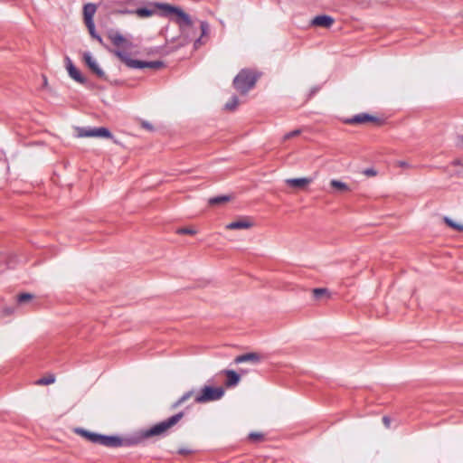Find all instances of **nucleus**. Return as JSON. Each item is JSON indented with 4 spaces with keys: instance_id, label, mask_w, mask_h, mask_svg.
I'll use <instances>...</instances> for the list:
<instances>
[{
    "instance_id": "nucleus-1",
    "label": "nucleus",
    "mask_w": 463,
    "mask_h": 463,
    "mask_svg": "<svg viewBox=\"0 0 463 463\" xmlns=\"http://www.w3.org/2000/svg\"><path fill=\"white\" fill-rule=\"evenodd\" d=\"M161 7L163 8L161 16L173 19L178 24L181 34L189 38V31L194 28V23L190 15L179 6L167 4V5H161Z\"/></svg>"
},
{
    "instance_id": "nucleus-2",
    "label": "nucleus",
    "mask_w": 463,
    "mask_h": 463,
    "mask_svg": "<svg viewBox=\"0 0 463 463\" xmlns=\"http://www.w3.org/2000/svg\"><path fill=\"white\" fill-rule=\"evenodd\" d=\"M260 76V73L255 72L252 70L242 69L234 77L232 81L233 87L241 95H246L248 91L255 86Z\"/></svg>"
},
{
    "instance_id": "nucleus-3",
    "label": "nucleus",
    "mask_w": 463,
    "mask_h": 463,
    "mask_svg": "<svg viewBox=\"0 0 463 463\" xmlns=\"http://www.w3.org/2000/svg\"><path fill=\"white\" fill-rule=\"evenodd\" d=\"M113 53L122 61L124 62L128 67L132 69H154L158 70L162 67H164V62L161 61H139V60H134L129 57V55L121 51V50H114Z\"/></svg>"
},
{
    "instance_id": "nucleus-4",
    "label": "nucleus",
    "mask_w": 463,
    "mask_h": 463,
    "mask_svg": "<svg viewBox=\"0 0 463 463\" xmlns=\"http://www.w3.org/2000/svg\"><path fill=\"white\" fill-rule=\"evenodd\" d=\"M225 390L223 387L203 386L194 397L195 403L203 404L209 402L218 401L223 397Z\"/></svg>"
},
{
    "instance_id": "nucleus-5",
    "label": "nucleus",
    "mask_w": 463,
    "mask_h": 463,
    "mask_svg": "<svg viewBox=\"0 0 463 463\" xmlns=\"http://www.w3.org/2000/svg\"><path fill=\"white\" fill-rule=\"evenodd\" d=\"M78 137H106L110 138L117 145H120V142L116 139L111 134L110 130L108 128L100 127V128H77Z\"/></svg>"
},
{
    "instance_id": "nucleus-6",
    "label": "nucleus",
    "mask_w": 463,
    "mask_h": 463,
    "mask_svg": "<svg viewBox=\"0 0 463 463\" xmlns=\"http://www.w3.org/2000/svg\"><path fill=\"white\" fill-rule=\"evenodd\" d=\"M107 35L113 45L118 47L117 50H120V48L127 50L133 48V43L118 31L111 29L108 32Z\"/></svg>"
},
{
    "instance_id": "nucleus-7",
    "label": "nucleus",
    "mask_w": 463,
    "mask_h": 463,
    "mask_svg": "<svg viewBox=\"0 0 463 463\" xmlns=\"http://www.w3.org/2000/svg\"><path fill=\"white\" fill-rule=\"evenodd\" d=\"M161 5H167V4L159 2L148 3V5L145 7L137 8L135 13L139 17H149L159 11V14L161 15V13H163V8Z\"/></svg>"
},
{
    "instance_id": "nucleus-8",
    "label": "nucleus",
    "mask_w": 463,
    "mask_h": 463,
    "mask_svg": "<svg viewBox=\"0 0 463 463\" xmlns=\"http://www.w3.org/2000/svg\"><path fill=\"white\" fill-rule=\"evenodd\" d=\"M65 65L70 77L75 81L80 84H86L88 82L87 78L81 75L80 71L76 68L73 61L68 56L65 57Z\"/></svg>"
},
{
    "instance_id": "nucleus-9",
    "label": "nucleus",
    "mask_w": 463,
    "mask_h": 463,
    "mask_svg": "<svg viewBox=\"0 0 463 463\" xmlns=\"http://www.w3.org/2000/svg\"><path fill=\"white\" fill-rule=\"evenodd\" d=\"M83 60L87 66L100 79H103L105 80H108L105 72L102 71V69L98 65L96 61L93 59L92 55L89 52H84L82 54Z\"/></svg>"
},
{
    "instance_id": "nucleus-10",
    "label": "nucleus",
    "mask_w": 463,
    "mask_h": 463,
    "mask_svg": "<svg viewBox=\"0 0 463 463\" xmlns=\"http://www.w3.org/2000/svg\"><path fill=\"white\" fill-rule=\"evenodd\" d=\"M99 444L108 448H119L122 447L121 437L118 435L100 434Z\"/></svg>"
},
{
    "instance_id": "nucleus-11",
    "label": "nucleus",
    "mask_w": 463,
    "mask_h": 463,
    "mask_svg": "<svg viewBox=\"0 0 463 463\" xmlns=\"http://www.w3.org/2000/svg\"><path fill=\"white\" fill-rule=\"evenodd\" d=\"M262 355L257 352L246 353L241 355H238L234 358V364H239L246 362H250L253 364H258L261 362Z\"/></svg>"
},
{
    "instance_id": "nucleus-12",
    "label": "nucleus",
    "mask_w": 463,
    "mask_h": 463,
    "mask_svg": "<svg viewBox=\"0 0 463 463\" xmlns=\"http://www.w3.org/2000/svg\"><path fill=\"white\" fill-rule=\"evenodd\" d=\"M167 430L163 421H159L153 425L152 427L145 430V436L148 438L151 437H163L167 434Z\"/></svg>"
},
{
    "instance_id": "nucleus-13",
    "label": "nucleus",
    "mask_w": 463,
    "mask_h": 463,
    "mask_svg": "<svg viewBox=\"0 0 463 463\" xmlns=\"http://www.w3.org/2000/svg\"><path fill=\"white\" fill-rule=\"evenodd\" d=\"M221 373H222L226 376V380L224 382V385L226 388L234 387V386L238 385V383L241 381L240 373H238L234 370L225 369V370H222L221 372Z\"/></svg>"
},
{
    "instance_id": "nucleus-14",
    "label": "nucleus",
    "mask_w": 463,
    "mask_h": 463,
    "mask_svg": "<svg viewBox=\"0 0 463 463\" xmlns=\"http://www.w3.org/2000/svg\"><path fill=\"white\" fill-rule=\"evenodd\" d=\"M146 439H147V437L145 436V430H142L138 434H137L135 436H131V437L125 438V439L121 438L122 447L134 446V445L141 443L142 441H144Z\"/></svg>"
},
{
    "instance_id": "nucleus-15",
    "label": "nucleus",
    "mask_w": 463,
    "mask_h": 463,
    "mask_svg": "<svg viewBox=\"0 0 463 463\" xmlns=\"http://www.w3.org/2000/svg\"><path fill=\"white\" fill-rule=\"evenodd\" d=\"M312 181H313L312 178L301 177V178H289V179H287L285 182L290 187L303 189L307 185H308Z\"/></svg>"
},
{
    "instance_id": "nucleus-16",
    "label": "nucleus",
    "mask_w": 463,
    "mask_h": 463,
    "mask_svg": "<svg viewBox=\"0 0 463 463\" xmlns=\"http://www.w3.org/2000/svg\"><path fill=\"white\" fill-rule=\"evenodd\" d=\"M74 432L83 437L87 440L90 441L93 444H99V433L89 431L87 430L81 428H76Z\"/></svg>"
},
{
    "instance_id": "nucleus-17",
    "label": "nucleus",
    "mask_w": 463,
    "mask_h": 463,
    "mask_svg": "<svg viewBox=\"0 0 463 463\" xmlns=\"http://www.w3.org/2000/svg\"><path fill=\"white\" fill-rule=\"evenodd\" d=\"M311 23L316 26L329 28L334 24V19L330 15L322 14L316 16Z\"/></svg>"
},
{
    "instance_id": "nucleus-18",
    "label": "nucleus",
    "mask_w": 463,
    "mask_h": 463,
    "mask_svg": "<svg viewBox=\"0 0 463 463\" xmlns=\"http://www.w3.org/2000/svg\"><path fill=\"white\" fill-rule=\"evenodd\" d=\"M200 29L201 34L198 38L194 40V46L195 49L199 48L202 44L204 43L203 38L207 37L209 34V24L206 21L200 22Z\"/></svg>"
},
{
    "instance_id": "nucleus-19",
    "label": "nucleus",
    "mask_w": 463,
    "mask_h": 463,
    "mask_svg": "<svg viewBox=\"0 0 463 463\" xmlns=\"http://www.w3.org/2000/svg\"><path fill=\"white\" fill-rule=\"evenodd\" d=\"M253 226L252 222H250L248 218H242L238 221L230 222L226 225V228L229 230H239V229H250Z\"/></svg>"
},
{
    "instance_id": "nucleus-20",
    "label": "nucleus",
    "mask_w": 463,
    "mask_h": 463,
    "mask_svg": "<svg viewBox=\"0 0 463 463\" xmlns=\"http://www.w3.org/2000/svg\"><path fill=\"white\" fill-rule=\"evenodd\" d=\"M85 24H86V26H87V28L89 30V33H90V36L92 38L96 39L104 48H106L109 52H113V51L110 50L106 43H104L101 36L99 33H96L94 21L93 22L85 23Z\"/></svg>"
},
{
    "instance_id": "nucleus-21",
    "label": "nucleus",
    "mask_w": 463,
    "mask_h": 463,
    "mask_svg": "<svg viewBox=\"0 0 463 463\" xmlns=\"http://www.w3.org/2000/svg\"><path fill=\"white\" fill-rule=\"evenodd\" d=\"M97 6L94 4L89 3L83 6V15L85 23L93 22V15L95 14Z\"/></svg>"
},
{
    "instance_id": "nucleus-22",
    "label": "nucleus",
    "mask_w": 463,
    "mask_h": 463,
    "mask_svg": "<svg viewBox=\"0 0 463 463\" xmlns=\"http://www.w3.org/2000/svg\"><path fill=\"white\" fill-rule=\"evenodd\" d=\"M369 118H370V114L360 113V114L354 115L352 118H345L344 120V122L345 124H350V125H352V124H363V123L367 122Z\"/></svg>"
},
{
    "instance_id": "nucleus-23",
    "label": "nucleus",
    "mask_w": 463,
    "mask_h": 463,
    "mask_svg": "<svg viewBox=\"0 0 463 463\" xmlns=\"http://www.w3.org/2000/svg\"><path fill=\"white\" fill-rule=\"evenodd\" d=\"M330 184L334 189H335L338 192L345 193L350 191V188L347 185V184L340 180L333 179L331 180Z\"/></svg>"
},
{
    "instance_id": "nucleus-24",
    "label": "nucleus",
    "mask_w": 463,
    "mask_h": 463,
    "mask_svg": "<svg viewBox=\"0 0 463 463\" xmlns=\"http://www.w3.org/2000/svg\"><path fill=\"white\" fill-rule=\"evenodd\" d=\"M313 295L316 299H321L323 298H330V297H331L330 291L325 288H314Z\"/></svg>"
},
{
    "instance_id": "nucleus-25",
    "label": "nucleus",
    "mask_w": 463,
    "mask_h": 463,
    "mask_svg": "<svg viewBox=\"0 0 463 463\" xmlns=\"http://www.w3.org/2000/svg\"><path fill=\"white\" fill-rule=\"evenodd\" d=\"M232 200L231 195H218L212 197L208 200L209 204L214 205V204H220L223 203H228Z\"/></svg>"
},
{
    "instance_id": "nucleus-26",
    "label": "nucleus",
    "mask_w": 463,
    "mask_h": 463,
    "mask_svg": "<svg viewBox=\"0 0 463 463\" xmlns=\"http://www.w3.org/2000/svg\"><path fill=\"white\" fill-rule=\"evenodd\" d=\"M55 374L54 373H48L45 377H42L40 379H38L36 382H35V384L37 385H48V384H52L55 382Z\"/></svg>"
},
{
    "instance_id": "nucleus-27",
    "label": "nucleus",
    "mask_w": 463,
    "mask_h": 463,
    "mask_svg": "<svg viewBox=\"0 0 463 463\" xmlns=\"http://www.w3.org/2000/svg\"><path fill=\"white\" fill-rule=\"evenodd\" d=\"M194 393V390L188 391L184 393L174 404L173 408H177L181 406L184 402H185Z\"/></svg>"
},
{
    "instance_id": "nucleus-28",
    "label": "nucleus",
    "mask_w": 463,
    "mask_h": 463,
    "mask_svg": "<svg viewBox=\"0 0 463 463\" xmlns=\"http://www.w3.org/2000/svg\"><path fill=\"white\" fill-rule=\"evenodd\" d=\"M443 222L450 228L456 230V231H458V232H463V225L462 224H458L457 222H455L453 220H451L449 217L448 216H445L443 217Z\"/></svg>"
},
{
    "instance_id": "nucleus-29",
    "label": "nucleus",
    "mask_w": 463,
    "mask_h": 463,
    "mask_svg": "<svg viewBox=\"0 0 463 463\" xmlns=\"http://www.w3.org/2000/svg\"><path fill=\"white\" fill-rule=\"evenodd\" d=\"M239 105V99L237 96L233 95L229 102L224 105V109L233 111L237 109Z\"/></svg>"
},
{
    "instance_id": "nucleus-30",
    "label": "nucleus",
    "mask_w": 463,
    "mask_h": 463,
    "mask_svg": "<svg viewBox=\"0 0 463 463\" xmlns=\"http://www.w3.org/2000/svg\"><path fill=\"white\" fill-rule=\"evenodd\" d=\"M34 298V296L31 293H22L20 295L17 296V302L18 303H24L26 301H30L32 300L33 298Z\"/></svg>"
},
{
    "instance_id": "nucleus-31",
    "label": "nucleus",
    "mask_w": 463,
    "mask_h": 463,
    "mask_svg": "<svg viewBox=\"0 0 463 463\" xmlns=\"http://www.w3.org/2000/svg\"><path fill=\"white\" fill-rule=\"evenodd\" d=\"M249 439L255 442H260L264 439V435L260 432H251L249 434Z\"/></svg>"
},
{
    "instance_id": "nucleus-32",
    "label": "nucleus",
    "mask_w": 463,
    "mask_h": 463,
    "mask_svg": "<svg viewBox=\"0 0 463 463\" xmlns=\"http://www.w3.org/2000/svg\"><path fill=\"white\" fill-rule=\"evenodd\" d=\"M184 416V411H179L176 414L172 415L168 418V420L172 422V424L175 425L179 422V420Z\"/></svg>"
},
{
    "instance_id": "nucleus-33",
    "label": "nucleus",
    "mask_w": 463,
    "mask_h": 463,
    "mask_svg": "<svg viewBox=\"0 0 463 463\" xmlns=\"http://www.w3.org/2000/svg\"><path fill=\"white\" fill-rule=\"evenodd\" d=\"M178 234H195L196 231L192 228H180L176 231Z\"/></svg>"
},
{
    "instance_id": "nucleus-34",
    "label": "nucleus",
    "mask_w": 463,
    "mask_h": 463,
    "mask_svg": "<svg viewBox=\"0 0 463 463\" xmlns=\"http://www.w3.org/2000/svg\"><path fill=\"white\" fill-rule=\"evenodd\" d=\"M299 134H300V130H299V129H295V130H293V131H290V132L287 133V134L284 136L283 139H284V140H287V139H289V138H291V137H296V136H298V135H299Z\"/></svg>"
},
{
    "instance_id": "nucleus-35",
    "label": "nucleus",
    "mask_w": 463,
    "mask_h": 463,
    "mask_svg": "<svg viewBox=\"0 0 463 463\" xmlns=\"http://www.w3.org/2000/svg\"><path fill=\"white\" fill-rule=\"evenodd\" d=\"M367 122H373V123H375L377 125H383L384 123V120L382 119V118H379L377 117L370 115V118L368 119Z\"/></svg>"
},
{
    "instance_id": "nucleus-36",
    "label": "nucleus",
    "mask_w": 463,
    "mask_h": 463,
    "mask_svg": "<svg viewBox=\"0 0 463 463\" xmlns=\"http://www.w3.org/2000/svg\"><path fill=\"white\" fill-rule=\"evenodd\" d=\"M363 173L367 176H375L377 175V171L373 167L364 169Z\"/></svg>"
},
{
    "instance_id": "nucleus-37",
    "label": "nucleus",
    "mask_w": 463,
    "mask_h": 463,
    "mask_svg": "<svg viewBox=\"0 0 463 463\" xmlns=\"http://www.w3.org/2000/svg\"><path fill=\"white\" fill-rule=\"evenodd\" d=\"M141 126H142L144 128H146V130H148V131H154V130H155V128H154V127L152 126V124H150V123H149V122H147V121L143 120V121L141 122Z\"/></svg>"
},
{
    "instance_id": "nucleus-38",
    "label": "nucleus",
    "mask_w": 463,
    "mask_h": 463,
    "mask_svg": "<svg viewBox=\"0 0 463 463\" xmlns=\"http://www.w3.org/2000/svg\"><path fill=\"white\" fill-rule=\"evenodd\" d=\"M14 307H5L2 309V315L3 316H10L14 314Z\"/></svg>"
},
{
    "instance_id": "nucleus-39",
    "label": "nucleus",
    "mask_w": 463,
    "mask_h": 463,
    "mask_svg": "<svg viewBox=\"0 0 463 463\" xmlns=\"http://www.w3.org/2000/svg\"><path fill=\"white\" fill-rule=\"evenodd\" d=\"M445 171H447L450 176H462L461 171L449 172V167H446Z\"/></svg>"
},
{
    "instance_id": "nucleus-40",
    "label": "nucleus",
    "mask_w": 463,
    "mask_h": 463,
    "mask_svg": "<svg viewBox=\"0 0 463 463\" xmlns=\"http://www.w3.org/2000/svg\"><path fill=\"white\" fill-rule=\"evenodd\" d=\"M193 452H194V450L188 449H180L178 450V453L182 454V455H189V454H192Z\"/></svg>"
},
{
    "instance_id": "nucleus-41",
    "label": "nucleus",
    "mask_w": 463,
    "mask_h": 463,
    "mask_svg": "<svg viewBox=\"0 0 463 463\" xmlns=\"http://www.w3.org/2000/svg\"><path fill=\"white\" fill-rule=\"evenodd\" d=\"M383 424L385 425L386 428H390L391 427V419H390V417L383 416Z\"/></svg>"
},
{
    "instance_id": "nucleus-42",
    "label": "nucleus",
    "mask_w": 463,
    "mask_h": 463,
    "mask_svg": "<svg viewBox=\"0 0 463 463\" xmlns=\"http://www.w3.org/2000/svg\"><path fill=\"white\" fill-rule=\"evenodd\" d=\"M163 423L165 425V428L166 430H168L170 428H172L173 426H175L174 424H172V422L167 419L162 420Z\"/></svg>"
},
{
    "instance_id": "nucleus-43",
    "label": "nucleus",
    "mask_w": 463,
    "mask_h": 463,
    "mask_svg": "<svg viewBox=\"0 0 463 463\" xmlns=\"http://www.w3.org/2000/svg\"><path fill=\"white\" fill-rule=\"evenodd\" d=\"M397 165L399 166H401V167H403V168H408V167L411 166L410 164L408 162H406V161H398Z\"/></svg>"
},
{
    "instance_id": "nucleus-44",
    "label": "nucleus",
    "mask_w": 463,
    "mask_h": 463,
    "mask_svg": "<svg viewBox=\"0 0 463 463\" xmlns=\"http://www.w3.org/2000/svg\"><path fill=\"white\" fill-rule=\"evenodd\" d=\"M451 165L463 166V162L461 159H455L451 162Z\"/></svg>"
},
{
    "instance_id": "nucleus-45",
    "label": "nucleus",
    "mask_w": 463,
    "mask_h": 463,
    "mask_svg": "<svg viewBox=\"0 0 463 463\" xmlns=\"http://www.w3.org/2000/svg\"><path fill=\"white\" fill-rule=\"evenodd\" d=\"M237 373H240V378H241L242 375H245L246 373H248L249 370L244 369V368H240Z\"/></svg>"
},
{
    "instance_id": "nucleus-46",
    "label": "nucleus",
    "mask_w": 463,
    "mask_h": 463,
    "mask_svg": "<svg viewBox=\"0 0 463 463\" xmlns=\"http://www.w3.org/2000/svg\"><path fill=\"white\" fill-rule=\"evenodd\" d=\"M43 86L44 88H47V87H48V80H47V77L43 75Z\"/></svg>"
},
{
    "instance_id": "nucleus-47",
    "label": "nucleus",
    "mask_w": 463,
    "mask_h": 463,
    "mask_svg": "<svg viewBox=\"0 0 463 463\" xmlns=\"http://www.w3.org/2000/svg\"><path fill=\"white\" fill-rule=\"evenodd\" d=\"M317 90V88H314L311 90L310 91V94H309V97H311L312 95H314L316 93V91Z\"/></svg>"
},
{
    "instance_id": "nucleus-48",
    "label": "nucleus",
    "mask_w": 463,
    "mask_h": 463,
    "mask_svg": "<svg viewBox=\"0 0 463 463\" xmlns=\"http://www.w3.org/2000/svg\"><path fill=\"white\" fill-rule=\"evenodd\" d=\"M114 84H115V85H118V84H119V82H118V80H115Z\"/></svg>"
}]
</instances>
